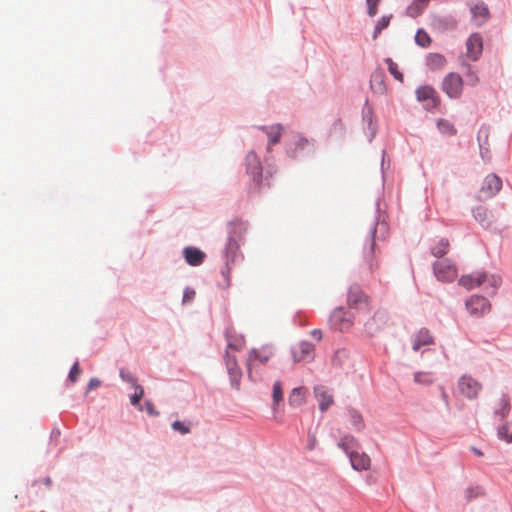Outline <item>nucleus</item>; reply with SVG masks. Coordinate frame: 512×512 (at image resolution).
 Here are the masks:
<instances>
[{
    "label": "nucleus",
    "instance_id": "obj_1",
    "mask_svg": "<svg viewBox=\"0 0 512 512\" xmlns=\"http://www.w3.org/2000/svg\"><path fill=\"white\" fill-rule=\"evenodd\" d=\"M387 213L385 210H382L380 207V198H377L375 202V216L373 223L369 229V232L367 234V238L365 240V244L363 247V263H364V270H366L368 273H372L373 270L377 267L378 263L375 258L376 253V235L378 231V227H380L381 230H387L388 229V223H387Z\"/></svg>",
    "mask_w": 512,
    "mask_h": 512
},
{
    "label": "nucleus",
    "instance_id": "obj_2",
    "mask_svg": "<svg viewBox=\"0 0 512 512\" xmlns=\"http://www.w3.org/2000/svg\"><path fill=\"white\" fill-rule=\"evenodd\" d=\"M273 354V349L270 346L251 349L246 359L249 378L257 380L261 375L262 368L268 363Z\"/></svg>",
    "mask_w": 512,
    "mask_h": 512
},
{
    "label": "nucleus",
    "instance_id": "obj_3",
    "mask_svg": "<svg viewBox=\"0 0 512 512\" xmlns=\"http://www.w3.org/2000/svg\"><path fill=\"white\" fill-rule=\"evenodd\" d=\"M354 318L353 312L343 306H339L331 312L328 322L332 330L343 333L352 327Z\"/></svg>",
    "mask_w": 512,
    "mask_h": 512
},
{
    "label": "nucleus",
    "instance_id": "obj_4",
    "mask_svg": "<svg viewBox=\"0 0 512 512\" xmlns=\"http://www.w3.org/2000/svg\"><path fill=\"white\" fill-rule=\"evenodd\" d=\"M229 229V238L225 247V254L227 260L234 261L237 251L239 249L238 242L236 240V236H239L244 230V223L240 220H233L228 223Z\"/></svg>",
    "mask_w": 512,
    "mask_h": 512
},
{
    "label": "nucleus",
    "instance_id": "obj_5",
    "mask_svg": "<svg viewBox=\"0 0 512 512\" xmlns=\"http://www.w3.org/2000/svg\"><path fill=\"white\" fill-rule=\"evenodd\" d=\"M347 303L349 308L364 310L369 306V296L363 291L361 285L352 283L347 289Z\"/></svg>",
    "mask_w": 512,
    "mask_h": 512
},
{
    "label": "nucleus",
    "instance_id": "obj_6",
    "mask_svg": "<svg viewBox=\"0 0 512 512\" xmlns=\"http://www.w3.org/2000/svg\"><path fill=\"white\" fill-rule=\"evenodd\" d=\"M463 85V78L458 73L450 72L442 80L441 88L450 99H458L462 95Z\"/></svg>",
    "mask_w": 512,
    "mask_h": 512
},
{
    "label": "nucleus",
    "instance_id": "obj_7",
    "mask_svg": "<svg viewBox=\"0 0 512 512\" xmlns=\"http://www.w3.org/2000/svg\"><path fill=\"white\" fill-rule=\"evenodd\" d=\"M502 188V179L495 173L488 174L483 181V185L477 194V199H490L494 197Z\"/></svg>",
    "mask_w": 512,
    "mask_h": 512
},
{
    "label": "nucleus",
    "instance_id": "obj_8",
    "mask_svg": "<svg viewBox=\"0 0 512 512\" xmlns=\"http://www.w3.org/2000/svg\"><path fill=\"white\" fill-rule=\"evenodd\" d=\"M465 307L471 316L479 318L490 311L491 303L485 296L475 294L465 301Z\"/></svg>",
    "mask_w": 512,
    "mask_h": 512
},
{
    "label": "nucleus",
    "instance_id": "obj_9",
    "mask_svg": "<svg viewBox=\"0 0 512 512\" xmlns=\"http://www.w3.org/2000/svg\"><path fill=\"white\" fill-rule=\"evenodd\" d=\"M432 268L437 279L442 282H453L457 276L455 265L451 264L448 259L435 261Z\"/></svg>",
    "mask_w": 512,
    "mask_h": 512
},
{
    "label": "nucleus",
    "instance_id": "obj_10",
    "mask_svg": "<svg viewBox=\"0 0 512 512\" xmlns=\"http://www.w3.org/2000/svg\"><path fill=\"white\" fill-rule=\"evenodd\" d=\"M362 121L364 124V131L367 135L368 142H372L375 138L378 125L374 116L373 107L369 104V101L366 100L362 109Z\"/></svg>",
    "mask_w": 512,
    "mask_h": 512
},
{
    "label": "nucleus",
    "instance_id": "obj_11",
    "mask_svg": "<svg viewBox=\"0 0 512 512\" xmlns=\"http://www.w3.org/2000/svg\"><path fill=\"white\" fill-rule=\"evenodd\" d=\"M458 388L463 396L472 400L477 398L479 392L482 389V385L473 377L469 375H463L458 381Z\"/></svg>",
    "mask_w": 512,
    "mask_h": 512
},
{
    "label": "nucleus",
    "instance_id": "obj_12",
    "mask_svg": "<svg viewBox=\"0 0 512 512\" xmlns=\"http://www.w3.org/2000/svg\"><path fill=\"white\" fill-rule=\"evenodd\" d=\"M387 322V313L385 311H377L374 315L364 323L363 333L367 337L377 335Z\"/></svg>",
    "mask_w": 512,
    "mask_h": 512
},
{
    "label": "nucleus",
    "instance_id": "obj_13",
    "mask_svg": "<svg viewBox=\"0 0 512 512\" xmlns=\"http://www.w3.org/2000/svg\"><path fill=\"white\" fill-rule=\"evenodd\" d=\"M486 280H488V273L486 271H475L470 274L462 275L458 284L467 290H471L475 287H480Z\"/></svg>",
    "mask_w": 512,
    "mask_h": 512
},
{
    "label": "nucleus",
    "instance_id": "obj_14",
    "mask_svg": "<svg viewBox=\"0 0 512 512\" xmlns=\"http://www.w3.org/2000/svg\"><path fill=\"white\" fill-rule=\"evenodd\" d=\"M294 362H308L315 356V347L308 342H300L292 348Z\"/></svg>",
    "mask_w": 512,
    "mask_h": 512
},
{
    "label": "nucleus",
    "instance_id": "obj_15",
    "mask_svg": "<svg viewBox=\"0 0 512 512\" xmlns=\"http://www.w3.org/2000/svg\"><path fill=\"white\" fill-rule=\"evenodd\" d=\"M467 56L472 61H477L483 51V39L479 33H472L466 41Z\"/></svg>",
    "mask_w": 512,
    "mask_h": 512
},
{
    "label": "nucleus",
    "instance_id": "obj_16",
    "mask_svg": "<svg viewBox=\"0 0 512 512\" xmlns=\"http://www.w3.org/2000/svg\"><path fill=\"white\" fill-rule=\"evenodd\" d=\"M349 462L351 467L355 471H366L370 468L371 460L370 457L360 448H356L349 456Z\"/></svg>",
    "mask_w": 512,
    "mask_h": 512
},
{
    "label": "nucleus",
    "instance_id": "obj_17",
    "mask_svg": "<svg viewBox=\"0 0 512 512\" xmlns=\"http://www.w3.org/2000/svg\"><path fill=\"white\" fill-rule=\"evenodd\" d=\"M225 364L232 384L238 387L242 377V371L237 363L236 356L231 354V352L226 351Z\"/></svg>",
    "mask_w": 512,
    "mask_h": 512
},
{
    "label": "nucleus",
    "instance_id": "obj_18",
    "mask_svg": "<svg viewBox=\"0 0 512 512\" xmlns=\"http://www.w3.org/2000/svg\"><path fill=\"white\" fill-rule=\"evenodd\" d=\"M386 74L383 68L378 66L370 76V87L378 94H384L387 91L385 84Z\"/></svg>",
    "mask_w": 512,
    "mask_h": 512
},
{
    "label": "nucleus",
    "instance_id": "obj_19",
    "mask_svg": "<svg viewBox=\"0 0 512 512\" xmlns=\"http://www.w3.org/2000/svg\"><path fill=\"white\" fill-rule=\"evenodd\" d=\"M431 25L438 31L445 32L454 30L457 27V21L451 15H434L431 19Z\"/></svg>",
    "mask_w": 512,
    "mask_h": 512
},
{
    "label": "nucleus",
    "instance_id": "obj_20",
    "mask_svg": "<svg viewBox=\"0 0 512 512\" xmlns=\"http://www.w3.org/2000/svg\"><path fill=\"white\" fill-rule=\"evenodd\" d=\"M470 13L472 18L477 21L476 25L478 27L485 24L491 16L488 6L482 1L473 5L470 8Z\"/></svg>",
    "mask_w": 512,
    "mask_h": 512
},
{
    "label": "nucleus",
    "instance_id": "obj_21",
    "mask_svg": "<svg viewBox=\"0 0 512 512\" xmlns=\"http://www.w3.org/2000/svg\"><path fill=\"white\" fill-rule=\"evenodd\" d=\"M183 256L185 261L190 266H199L205 260V253L201 251L199 248L188 246L183 250Z\"/></svg>",
    "mask_w": 512,
    "mask_h": 512
},
{
    "label": "nucleus",
    "instance_id": "obj_22",
    "mask_svg": "<svg viewBox=\"0 0 512 512\" xmlns=\"http://www.w3.org/2000/svg\"><path fill=\"white\" fill-rule=\"evenodd\" d=\"M438 96L439 94L431 85H421L415 91V97L419 103L433 100V103L435 104V100L438 102Z\"/></svg>",
    "mask_w": 512,
    "mask_h": 512
},
{
    "label": "nucleus",
    "instance_id": "obj_23",
    "mask_svg": "<svg viewBox=\"0 0 512 512\" xmlns=\"http://www.w3.org/2000/svg\"><path fill=\"white\" fill-rule=\"evenodd\" d=\"M260 129L267 135L269 139L267 150L270 151L271 147L280 141L283 132V126L281 124H275L271 126H263Z\"/></svg>",
    "mask_w": 512,
    "mask_h": 512
},
{
    "label": "nucleus",
    "instance_id": "obj_24",
    "mask_svg": "<svg viewBox=\"0 0 512 512\" xmlns=\"http://www.w3.org/2000/svg\"><path fill=\"white\" fill-rule=\"evenodd\" d=\"M345 126L341 119H336L329 128L327 139L335 143L343 142L345 138Z\"/></svg>",
    "mask_w": 512,
    "mask_h": 512
},
{
    "label": "nucleus",
    "instance_id": "obj_25",
    "mask_svg": "<svg viewBox=\"0 0 512 512\" xmlns=\"http://www.w3.org/2000/svg\"><path fill=\"white\" fill-rule=\"evenodd\" d=\"M433 342L434 339L429 330L426 328H421L413 339L412 349L414 351H419L422 346L433 344Z\"/></svg>",
    "mask_w": 512,
    "mask_h": 512
},
{
    "label": "nucleus",
    "instance_id": "obj_26",
    "mask_svg": "<svg viewBox=\"0 0 512 512\" xmlns=\"http://www.w3.org/2000/svg\"><path fill=\"white\" fill-rule=\"evenodd\" d=\"M338 447L348 457L356 448H360L358 440L352 435H344L338 442Z\"/></svg>",
    "mask_w": 512,
    "mask_h": 512
},
{
    "label": "nucleus",
    "instance_id": "obj_27",
    "mask_svg": "<svg viewBox=\"0 0 512 512\" xmlns=\"http://www.w3.org/2000/svg\"><path fill=\"white\" fill-rule=\"evenodd\" d=\"M445 64L446 58L440 53H428L426 55V65L432 71L443 68Z\"/></svg>",
    "mask_w": 512,
    "mask_h": 512
},
{
    "label": "nucleus",
    "instance_id": "obj_28",
    "mask_svg": "<svg viewBox=\"0 0 512 512\" xmlns=\"http://www.w3.org/2000/svg\"><path fill=\"white\" fill-rule=\"evenodd\" d=\"M227 350L233 354L235 351H240L245 346V339L243 336L233 335L230 332L226 334Z\"/></svg>",
    "mask_w": 512,
    "mask_h": 512
},
{
    "label": "nucleus",
    "instance_id": "obj_29",
    "mask_svg": "<svg viewBox=\"0 0 512 512\" xmlns=\"http://www.w3.org/2000/svg\"><path fill=\"white\" fill-rule=\"evenodd\" d=\"M488 210L486 207L479 205L475 208H472V215L474 219L483 227V228H489L490 227V221L487 217Z\"/></svg>",
    "mask_w": 512,
    "mask_h": 512
},
{
    "label": "nucleus",
    "instance_id": "obj_30",
    "mask_svg": "<svg viewBox=\"0 0 512 512\" xmlns=\"http://www.w3.org/2000/svg\"><path fill=\"white\" fill-rule=\"evenodd\" d=\"M246 161L247 170L253 175L261 176L262 167L257 155L254 152L248 153Z\"/></svg>",
    "mask_w": 512,
    "mask_h": 512
},
{
    "label": "nucleus",
    "instance_id": "obj_31",
    "mask_svg": "<svg viewBox=\"0 0 512 512\" xmlns=\"http://www.w3.org/2000/svg\"><path fill=\"white\" fill-rule=\"evenodd\" d=\"M485 283H487L485 291L487 295L492 297L497 293V290L502 283V279L499 275L488 274V280H486Z\"/></svg>",
    "mask_w": 512,
    "mask_h": 512
},
{
    "label": "nucleus",
    "instance_id": "obj_32",
    "mask_svg": "<svg viewBox=\"0 0 512 512\" xmlns=\"http://www.w3.org/2000/svg\"><path fill=\"white\" fill-rule=\"evenodd\" d=\"M393 18V14L383 15L375 24L373 33H372V39L376 40L379 35L382 33L383 30L388 28L390 25V22Z\"/></svg>",
    "mask_w": 512,
    "mask_h": 512
},
{
    "label": "nucleus",
    "instance_id": "obj_33",
    "mask_svg": "<svg viewBox=\"0 0 512 512\" xmlns=\"http://www.w3.org/2000/svg\"><path fill=\"white\" fill-rule=\"evenodd\" d=\"M306 391L303 388H294L289 395V404L293 407H299L305 402Z\"/></svg>",
    "mask_w": 512,
    "mask_h": 512
},
{
    "label": "nucleus",
    "instance_id": "obj_34",
    "mask_svg": "<svg viewBox=\"0 0 512 512\" xmlns=\"http://www.w3.org/2000/svg\"><path fill=\"white\" fill-rule=\"evenodd\" d=\"M449 241L447 238H441L439 242L430 248L431 254L436 258H442L447 254Z\"/></svg>",
    "mask_w": 512,
    "mask_h": 512
},
{
    "label": "nucleus",
    "instance_id": "obj_35",
    "mask_svg": "<svg viewBox=\"0 0 512 512\" xmlns=\"http://www.w3.org/2000/svg\"><path fill=\"white\" fill-rule=\"evenodd\" d=\"M348 413H349V416L351 419V424H352L353 428L358 432L362 431L365 428V423H364V419H363L362 415L360 414V412L354 408H350L348 410Z\"/></svg>",
    "mask_w": 512,
    "mask_h": 512
},
{
    "label": "nucleus",
    "instance_id": "obj_36",
    "mask_svg": "<svg viewBox=\"0 0 512 512\" xmlns=\"http://www.w3.org/2000/svg\"><path fill=\"white\" fill-rule=\"evenodd\" d=\"M477 140H478V144H479L480 155L484 159L485 153L489 152L488 148H485V145H488V129L487 128H484V127L480 128L478 135H477Z\"/></svg>",
    "mask_w": 512,
    "mask_h": 512
},
{
    "label": "nucleus",
    "instance_id": "obj_37",
    "mask_svg": "<svg viewBox=\"0 0 512 512\" xmlns=\"http://www.w3.org/2000/svg\"><path fill=\"white\" fill-rule=\"evenodd\" d=\"M436 125L442 134L449 136H454L457 134V129L455 128L454 124L447 119H439Z\"/></svg>",
    "mask_w": 512,
    "mask_h": 512
},
{
    "label": "nucleus",
    "instance_id": "obj_38",
    "mask_svg": "<svg viewBox=\"0 0 512 512\" xmlns=\"http://www.w3.org/2000/svg\"><path fill=\"white\" fill-rule=\"evenodd\" d=\"M414 39L416 45L422 48H427L432 42L430 35L423 28L417 29Z\"/></svg>",
    "mask_w": 512,
    "mask_h": 512
},
{
    "label": "nucleus",
    "instance_id": "obj_39",
    "mask_svg": "<svg viewBox=\"0 0 512 512\" xmlns=\"http://www.w3.org/2000/svg\"><path fill=\"white\" fill-rule=\"evenodd\" d=\"M384 61L387 64V68H388L389 73L394 77V79L399 81V82H403L404 75L399 70L397 63H395L393 61V59L389 58V57L385 58Z\"/></svg>",
    "mask_w": 512,
    "mask_h": 512
},
{
    "label": "nucleus",
    "instance_id": "obj_40",
    "mask_svg": "<svg viewBox=\"0 0 512 512\" xmlns=\"http://www.w3.org/2000/svg\"><path fill=\"white\" fill-rule=\"evenodd\" d=\"M510 412V399L508 394L503 393L500 399V408L495 410V414L499 415L502 419L507 417Z\"/></svg>",
    "mask_w": 512,
    "mask_h": 512
},
{
    "label": "nucleus",
    "instance_id": "obj_41",
    "mask_svg": "<svg viewBox=\"0 0 512 512\" xmlns=\"http://www.w3.org/2000/svg\"><path fill=\"white\" fill-rule=\"evenodd\" d=\"M497 436L507 443H512V427L508 423L500 425L497 429Z\"/></svg>",
    "mask_w": 512,
    "mask_h": 512
},
{
    "label": "nucleus",
    "instance_id": "obj_42",
    "mask_svg": "<svg viewBox=\"0 0 512 512\" xmlns=\"http://www.w3.org/2000/svg\"><path fill=\"white\" fill-rule=\"evenodd\" d=\"M135 392L130 396V402L133 406L138 407L140 411L143 410V407L140 405V400L144 395V389L142 386H136L134 388Z\"/></svg>",
    "mask_w": 512,
    "mask_h": 512
},
{
    "label": "nucleus",
    "instance_id": "obj_43",
    "mask_svg": "<svg viewBox=\"0 0 512 512\" xmlns=\"http://www.w3.org/2000/svg\"><path fill=\"white\" fill-rule=\"evenodd\" d=\"M273 403L277 405L279 402L283 400V390L280 381H276L273 385V393H272Z\"/></svg>",
    "mask_w": 512,
    "mask_h": 512
},
{
    "label": "nucleus",
    "instance_id": "obj_44",
    "mask_svg": "<svg viewBox=\"0 0 512 512\" xmlns=\"http://www.w3.org/2000/svg\"><path fill=\"white\" fill-rule=\"evenodd\" d=\"M317 426L314 430H309L307 435L306 447L308 450H313L317 446Z\"/></svg>",
    "mask_w": 512,
    "mask_h": 512
},
{
    "label": "nucleus",
    "instance_id": "obj_45",
    "mask_svg": "<svg viewBox=\"0 0 512 512\" xmlns=\"http://www.w3.org/2000/svg\"><path fill=\"white\" fill-rule=\"evenodd\" d=\"M348 357V351L344 348L338 349L335 351L332 357V364L336 366H340L342 364L343 359Z\"/></svg>",
    "mask_w": 512,
    "mask_h": 512
},
{
    "label": "nucleus",
    "instance_id": "obj_46",
    "mask_svg": "<svg viewBox=\"0 0 512 512\" xmlns=\"http://www.w3.org/2000/svg\"><path fill=\"white\" fill-rule=\"evenodd\" d=\"M414 381L421 385H430L432 383V378L424 372H415L414 373Z\"/></svg>",
    "mask_w": 512,
    "mask_h": 512
},
{
    "label": "nucleus",
    "instance_id": "obj_47",
    "mask_svg": "<svg viewBox=\"0 0 512 512\" xmlns=\"http://www.w3.org/2000/svg\"><path fill=\"white\" fill-rule=\"evenodd\" d=\"M429 0H416L414 7L411 9L410 15L418 16L422 14L424 9L427 7Z\"/></svg>",
    "mask_w": 512,
    "mask_h": 512
},
{
    "label": "nucleus",
    "instance_id": "obj_48",
    "mask_svg": "<svg viewBox=\"0 0 512 512\" xmlns=\"http://www.w3.org/2000/svg\"><path fill=\"white\" fill-rule=\"evenodd\" d=\"M381 0H366L367 14L369 17H374L378 13V5Z\"/></svg>",
    "mask_w": 512,
    "mask_h": 512
},
{
    "label": "nucleus",
    "instance_id": "obj_49",
    "mask_svg": "<svg viewBox=\"0 0 512 512\" xmlns=\"http://www.w3.org/2000/svg\"><path fill=\"white\" fill-rule=\"evenodd\" d=\"M120 377L123 381L130 383L133 388H135L136 386H140L137 383V379L130 372L126 371L125 369L120 370Z\"/></svg>",
    "mask_w": 512,
    "mask_h": 512
},
{
    "label": "nucleus",
    "instance_id": "obj_50",
    "mask_svg": "<svg viewBox=\"0 0 512 512\" xmlns=\"http://www.w3.org/2000/svg\"><path fill=\"white\" fill-rule=\"evenodd\" d=\"M172 429L182 435L188 434L190 432V427L181 421H174L172 423Z\"/></svg>",
    "mask_w": 512,
    "mask_h": 512
},
{
    "label": "nucleus",
    "instance_id": "obj_51",
    "mask_svg": "<svg viewBox=\"0 0 512 512\" xmlns=\"http://www.w3.org/2000/svg\"><path fill=\"white\" fill-rule=\"evenodd\" d=\"M332 395L322 391V413L325 412L333 404Z\"/></svg>",
    "mask_w": 512,
    "mask_h": 512
},
{
    "label": "nucleus",
    "instance_id": "obj_52",
    "mask_svg": "<svg viewBox=\"0 0 512 512\" xmlns=\"http://www.w3.org/2000/svg\"><path fill=\"white\" fill-rule=\"evenodd\" d=\"M440 104H441V98H440V96H438V102L435 101V105L433 103V100H428V101L423 103V108L427 112H433V111H435L436 109L439 108Z\"/></svg>",
    "mask_w": 512,
    "mask_h": 512
},
{
    "label": "nucleus",
    "instance_id": "obj_53",
    "mask_svg": "<svg viewBox=\"0 0 512 512\" xmlns=\"http://www.w3.org/2000/svg\"><path fill=\"white\" fill-rule=\"evenodd\" d=\"M466 493H467L468 500H472V499L478 497L480 494H482V488L479 486L468 487L466 490Z\"/></svg>",
    "mask_w": 512,
    "mask_h": 512
},
{
    "label": "nucleus",
    "instance_id": "obj_54",
    "mask_svg": "<svg viewBox=\"0 0 512 512\" xmlns=\"http://www.w3.org/2000/svg\"><path fill=\"white\" fill-rule=\"evenodd\" d=\"M79 375H80L79 363L75 362L74 365L72 366L71 370H70L69 380L71 382H76V380H77Z\"/></svg>",
    "mask_w": 512,
    "mask_h": 512
},
{
    "label": "nucleus",
    "instance_id": "obj_55",
    "mask_svg": "<svg viewBox=\"0 0 512 512\" xmlns=\"http://www.w3.org/2000/svg\"><path fill=\"white\" fill-rule=\"evenodd\" d=\"M195 297V291L193 289L187 288L183 293V303L190 302Z\"/></svg>",
    "mask_w": 512,
    "mask_h": 512
},
{
    "label": "nucleus",
    "instance_id": "obj_56",
    "mask_svg": "<svg viewBox=\"0 0 512 512\" xmlns=\"http://www.w3.org/2000/svg\"><path fill=\"white\" fill-rule=\"evenodd\" d=\"M143 409L151 416L158 415V412L156 411L154 405L150 401L145 402Z\"/></svg>",
    "mask_w": 512,
    "mask_h": 512
},
{
    "label": "nucleus",
    "instance_id": "obj_57",
    "mask_svg": "<svg viewBox=\"0 0 512 512\" xmlns=\"http://www.w3.org/2000/svg\"><path fill=\"white\" fill-rule=\"evenodd\" d=\"M100 384H101V382L97 378L90 379V381L87 385V391H90V390H93V389L99 387Z\"/></svg>",
    "mask_w": 512,
    "mask_h": 512
},
{
    "label": "nucleus",
    "instance_id": "obj_58",
    "mask_svg": "<svg viewBox=\"0 0 512 512\" xmlns=\"http://www.w3.org/2000/svg\"><path fill=\"white\" fill-rule=\"evenodd\" d=\"M467 76L471 81V85H474L476 82H478V77L474 72L469 73Z\"/></svg>",
    "mask_w": 512,
    "mask_h": 512
},
{
    "label": "nucleus",
    "instance_id": "obj_59",
    "mask_svg": "<svg viewBox=\"0 0 512 512\" xmlns=\"http://www.w3.org/2000/svg\"><path fill=\"white\" fill-rule=\"evenodd\" d=\"M442 399L445 402V404L448 406L449 405L448 395L443 389H442Z\"/></svg>",
    "mask_w": 512,
    "mask_h": 512
},
{
    "label": "nucleus",
    "instance_id": "obj_60",
    "mask_svg": "<svg viewBox=\"0 0 512 512\" xmlns=\"http://www.w3.org/2000/svg\"><path fill=\"white\" fill-rule=\"evenodd\" d=\"M471 450L477 456H482L483 455L482 451L480 449L476 448V447H471Z\"/></svg>",
    "mask_w": 512,
    "mask_h": 512
},
{
    "label": "nucleus",
    "instance_id": "obj_61",
    "mask_svg": "<svg viewBox=\"0 0 512 512\" xmlns=\"http://www.w3.org/2000/svg\"><path fill=\"white\" fill-rule=\"evenodd\" d=\"M385 156H386V152H385V150H383L382 151V161H381V170L382 171L384 170Z\"/></svg>",
    "mask_w": 512,
    "mask_h": 512
},
{
    "label": "nucleus",
    "instance_id": "obj_62",
    "mask_svg": "<svg viewBox=\"0 0 512 512\" xmlns=\"http://www.w3.org/2000/svg\"><path fill=\"white\" fill-rule=\"evenodd\" d=\"M230 268H227V273L223 272V275L228 279Z\"/></svg>",
    "mask_w": 512,
    "mask_h": 512
}]
</instances>
